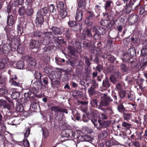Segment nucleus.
<instances>
[{
	"label": "nucleus",
	"instance_id": "obj_25",
	"mask_svg": "<svg viewBox=\"0 0 147 147\" xmlns=\"http://www.w3.org/2000/svg\"><path fill=\"white\" fill-rule=\"evenodd\" d=\"M138 18V16L136 14L131 15L129 17V19L131 20V21L134 23H135L137 21Z\"/></svg>",
	"mask_w": 147,
	"mask_h": 147
},
{
	"label": "nucleus",
	"instance_id": "obj_26",
	"mask_svg": "<svg viewBox=\"0 0 147 147\" xmlns=\"http://www.w3.org/2000/svg\"><path fill=\"white\" fill-rule=\"evenodd\" d=\"M81 139L82 141L88 142L92 141L93 139L92 138L88 135L82 136Z\"/></svg>",
	"mask_w": 147,
	"mask_h": 147
},
{
	"label": "nucleus",
	"instance_id": "obj_9",
	"mask_svg": "<svg viewBox=\"0 0 147 147\" xmlns=\"http://www.w3.org/2000/svg\"><path fill=\"white\" fill-rule=\"evenodd\" d=\"M61 135L65 137L72 138L76 136V134H75V132L74 133L71 130H69L63 131L61 133Z\"/></svg>",
	"mask_w": 147,
	"mask_h": 147
},
{
	"label": "nucleus",
	"instance_id": "obj_40",
	"mask_svg": "<svg viewBox=\"0 0 147 147\" xmlns=\"http://www.w3.org/2000/svg\"><path fill=\"white\" fill-rule=\"evenodd\" d=\"M42 134L45 138L49 136V132L48 130L46 128L42 129Z\"/></svg>",
	"mask_w": 147,
	"mask_h": 147
},
{
	"label": "nucleus",
	"instance_id": "obj_5",
	"mask_svg": "<svg viewBox=\"0 0 147 147\" xmlns=\"http://www.w3.org/2000/svg\"><path fill=\"white\" fill-rule=\"evenodd\" d=\"M10 103H7L5 100L0 99V105L3 106V108H7L8 110L11 109H13L14 108V103L12 100L9 101Z\"/></svg>",
	"mask_w": 147,
	"mask_h": 147
},
{
	"label": "nucleus",
	"instance_id": "obj_28",
	"mask_svg": "<svg viewBox=\"0 0 147 147\" xmlns=\"http://www.w3.org/2000/svg\"><path fill=\"white\" fill-rule=\"evenodd\" d=\"M136 51L134 47H133L129 48L128 51L127 53L132 57L136 55Z\"/></svg>",
	"mask_w": 147,
	"mask_h": 147
},
{
	"label": "nucleus",
	"instance_id": "obj_7",
	"mask_svg": "<svg viewBox=\"0 0 147 147\" xmlns=\"http://www.w3.org/2000/svg\"><path fill=\"white\" fill-rule=\"evenodd\" d=\"M61 76V73L59 71H52L49 74V77L51 80L58 78Z\"/></svg>",
	"mask_w": 147,
	"mask_h": 147
},
{
	"label": "nucleus",
	"instance_id": "obj_4",
	"mask_svg": "<svg viewBox=\"0 0 147 147\" xmlns=\"http://www.w3.org/2000/svg\"><path fill=\"white\" fill-rule=\"evenodd\" d=\"M84 47L85 48H89L90 49L92 53H96L99 54L101 53L100 49L98 48L97 47L94 45L92 47L90 45L88 42H86L84 44Z\"/></svg>",
	"mask_w": 147,
	"mask_h": 147
},
{
	"label": "nucleus",
	"instance_id": "obj_42",
	"mask_svg": "<svg viewBox=\"0 0 147 147\" xmlns=\"http://www.w3.org/2000/svg\"><path fill=\"white\" fill-rule=\"evenodd\" d=\"M128 97L130 100H134L135 96L134 95V93L131 92L128 94Z\"/></svg>",
	"mask_w": 147,
	"mask_h": 147
},
{
	"label": "nucleus",
	"instance_id": "obj_64",
	"mask_svg": "<svg viewBox=\"0 0 147 147\" xmlns=\"http://www.w3.org/2000/svg\"><path fill=\"white\" fill-rule=\"evenodd\" d=\"M23 144L25 147H29L30 144L29 142L27 140H23Z\"/></svg>",
	"mask_w": 147,
	"mask_h": 147
},
{
	"label": "nucleus",
	"instance_id": "obj_29",
	"mask_svg": "<svg viewBox=\"0 0 147 147\" xmlns=\"http://www.w3.org/2000/svg\"><path fill=\"white\" fill-rule=\"evenodd\" d=\"M50 109L51 111H53L55 113L59 112L60 113L61 111V108L57 106H53L50 108Z\"/></svg>",
	"mask_w": 147,
	"mask_h": 147
},
{
	"label": "nucleus",
	"instance_id": "obj_14",
	"mask_svg": "<svg viewBox=\"0 0 147 147\" xmlns=\"http://www.w3.org/2000/svg\"><path fill=\"white\" fill-rule=\"evenodd\" d=\"M36 93V92H35L33 89L32 90H30L24 93V96L26 98H33L35 96Z\"/></svg>",
	"mask_w": 147,
	"mask_h": 147
},
{
	"label": "nucleus",
	"instance_id": "obj_17",
	"mask_svg": "<svg viewBox=\"0 0 147 147\" xmlns=\"http://www.w3.org/2000/svg\"><path fill=\"white\" fill-rule=\"evenodd\" d=\"M102 58L105 59L107 58L108 60L110 62L113 63L115 59V58L111 55H108L105 54L102 56Z\"/></svg>",
	"mask_w": 147,
	"mask_h": 147
},
{
	"label": "nucleus",
	"instance_id": "obj_61",
	"mask_svg": "<svg viewBox=\"0 0 147 147\" xmlns=\"http://www.w3.org/2000/svg\"><path fill=\"white\" fill-rule=\"evenodd\" d=\"M124 45L126 46H127L130 42V39L129 38H125L123 41Z\"/></svg>",
	"mask_w": 147,
	"mask_h": 147
},
{
	"label": "nucleus",
	"instance_id": "obj_44",
	"mask_svg": "<svg viewBox=\"0 0 147 147\" xmlns=\"http://www.w3.org/2000/svg\"><path fill=\"white\" fill-rule=\"evenodd\" d=\"M102 84L105 87L107 88L109 87L110 86V84L107 79H106L103 81Z\"/></svg>",
	"mask_w": 147,
	"mask_h": 147
},
{
	"label": "nucleus",
	"instance_id": "obj_22",
	"mask_svg": "<svg viewBox=\"0 0 147 147\" xmlns=\"http://www.w3.org/2000/svg\"><path fill=\"white\" fill-rule=\"evenodd\" d=\"M50 29L52 30L53 33L55 34L58 35L61 34L62 32L60 28L54 26H52L50 28Z\"/></svg>",
	"mask_w": 147,
	"mask_h": 147
},
{
	"label": "nucleus",
	"instance_id": "obj_37",
	"mask_svg": "<svg viewBox=\"0 0 147 147\" xmlns=\"http://www.w3.org/2000/svg\"><path fill=\"white\" fill-rule=\"evenodd\" d=\"M20 95V93L18 92H13L11 94V97L15 99L18 98Z\"/></svg>",
	"mask_w": 147,
	"mask_h": 147
},
{
	"label": "nucleus",
	"instance_id": "obj_56",
	"mask_svg": "<svg viewBox=\"0 0 147 147\" xmlns=\"http://www.w3.org/2000/svg\"><path fill=\"white\" fill-rule=\"evenodd\" d=\"M107 133L106 132H103L98 135V137L100 139H102L106 136Z\"/></svg>",
	"mask_w": 147,
	"mask_h": 147
},
{
	"label": "nucleus",
	"instance_id": "obj_50",
	"mask_svg": "<svg viewBox=\"0 0 147 147\" xmlns=\"http://www.w3.org/2000/svg\"><path fill=\"white\" fill-rule=\"evenodd\" d=\"M117 109L119 112H122L124 111L125 109L123 105L120 104L118 105Z\"/></svg>",
	"mask_w": 147,
	"mask_h": 147
},
{
	"label": "nucleus",
	"instance_id": "obj_47",
	"mask_svg": "<svg viewBox=\"0 0 147 147\" xmlns=\"http://www.w3.org/2000/svg\"><path fill=\"white\" fill-rule=\"evenodd\" d=\"M67 13V11L65 10H63L61 11L60 15L62 18H65L66 16Z\"/></svg>",
	"mask_w": 147,
	"mask_h": 147
},
{
	"label": "nucleus",
	"instance_id": "obj_57",
	"mask_svg": "<svg viewBox=\"0 0 147 147\" xmlns=\"http://www.w3.org/2000/svg\"><path fill=\"white\" fill-rule=\"evenodd\" d=\"M88 15H89V16L87 17V19H91L95 17L94 14L90 11L88 12Z\"/></svg>",
	"mask_w": 147,
	"mask_h": 147
},
{
	"label": "nucleus",
	"instance_id": "obj_30",
	"mask_svg": "<svg viewBox=\"0 0 147 147\" xmlns=\"http://www.w3.org/2000/svg\"><path fill=\"white\" fill-rule=\"evenodd\" d=\"M16 68L20 69H22L24 67V63L22 61H18L16 65Z\"/></svg>",
	"mask_w": 147,
	"mask_h": 147
},
{
	"label": "nucleus",
	"instance_id": "obj_48",
	"mask_svg": "<svg viewBox=\"0 0 147 147\" xmlns=\"http://www.w3.org/2000/svg\"><path fill=\"white\" fill-rule=\"evenodd\" d=\"M15 122V120L13 118H10L8 121V124L11 125H17V123H14L13 122Z\"/></svg>",
	"mask_w": 147,
	"mask_h": 147
},
{
	"label": "nucleus",
	"instance_id": "obj_6",
	"mask_svg": "<svg viewBox=\"0 0 147 147\" xmlns=\"http://www.w3.org/2000/svg\"><path fill=\"white\" fill-rule=\"evenodd\" d=\"M43 36V44L45 45L48 44L51 40V38L53 36L51 32H45Z\"/></svg>",
	"mask_w": 147,
	"mask_h": 147
},
{
	"label": "nucleus",
	"instance_id": "obj_3",
	"mask_svg": "<svg viewBox=\"0 0 147 147\" xmlns=\"http://www.w3.org/2000/svg\"><path fill=\"white\" fill-rule=\"evenodd\" d=\"M125 3H126L125 12L127 13H130L132 10V5L134 2V0H122Z\"/></svg>",
	"mask_w": 147,
	"mask_h": 147
},
{
	"label": "nucleus",
	"instance_id": "obj_27",
	"mask_svg": "<svg viewBox=\"0 0 147 147\" xmlns=\"http://www.w3.org/2000/svg\"><path fill=\"white\" fill-rule=\"evenodd\" d=\"M16 110L17 112H21L23 111L24 107L22 104L18 102H17L16 103Z\"/></svg>",
	"mask_w": 147,
	"mask_h": 147
},
{
	"label": "nucleus",
	"instance_id": "obj_34",
	"mask_svg": "<svg viewBox=\"0 0 147 147\" xmlns=\"http://www.w3.org/2000/svg\"><path fill=\"white\" fill-rule=\"evenodd\" d=\"M121 69L124 72L126 73L128 72L129 71V68L128 66H126L124 64L121 65Z\"/></svg>",
	"mask_w": 147,
	"mask_h": 147
},
{
	"label": "nucleus",
	"instance_id": "obj_20",
	"mask_svg": "<svg viewBox=\"0 0 147 147\" xmlns=\"http://www.w3.org/2000/svg\"><path fill=\"white\" fill-rule=\"evenodd\" d=\"M113 3V1H107L104 5V7L106 10H109L112 8L111 7V4Z\"/></svg>",
	"mask_w": 147,
	"mask_h": 147
},
{
	"label": "nucleus",
	"instance_id": "obj_38",
	"mask_svg": "<svg viewBox=\"0 0 147 147\" xmlns=\"http://www.w3.org/2000/svg\"><path fill=\"white\" fill-rule=\"evenodd\" d=\"M9 83L11 85L14 86H18L19 85V83L17 82L16 81H15L13 78H11L10 79L9 81Z\"/></svg>",
	"mask_w": 147,
	"mask_h": 147
},
{
	"label": "nucleus",
	"instance_id": "obj_39",
	"mask_svg": "<svg viewBox=\"0 0 147 147\" xmlns=\"http://www.w3.org/2000/svg\"><path fill=\"white\" fill-rule=\"evenodd\" d=\"M109 18L107 20H102L100 21V24L103 26H106L110 22Z\"/></svg>",
	"mask_w": 147,
	"mask_h": 147
},
{
	"label": "nucleus",
	"instance_id": "obj_15",
	"mask_svg": "<svg viewBox=\"0 0 147 147\" xmlns=\"http://www.w3.org/2000/svg\"><path fill=\"white\" fill-rule=\"evenodd\" d=\"M68 54L69 55L73 58L76 57L75 52L76 49L71 46H69L68 48Z\"/></svg>",
	"mask_w": 147,
	"mask_h": 147
},
{
	"label": "nucleus",
	"instance_id": "obj_1",
	"mask_svg": "<svg viewBox=\"0 0 147 147\" xmlns=\"http://www.w3.org/2000/svg\"><path fill=\"white\" fill-rule=\"evenodd\" d=\"M96 113L97 111H95L93 113L88 115V118L91 120L95 127H96L97 129L100 130L102 128H106L109 126L110 124L109 121H104L101 123L100 120L99 119L98 121L97 120L96 118V115L94 113H95L97 115V113Z\"/></svg>",
	"mask_w": 147,
	"mask_h": 147
},
{
	"label": "nucleus",
	"instance_id": "obj_51",
	"mask_svg": "<svg viewBox=\"0 0 147 147\" xmlns=\"http://www.w3.org/2000/svg\"><path fill=\"white\" fill-rule=\"evenodd\" d=\"M132 115L130 114H125L124 115V119L127 121L129 120L131 118Z\"/></svg>",
	"mask_w": 147,
	"mask_h": 147
},
{
	"label": "nucleus",
	"instance_id": "obj_59",
	"mask_svg": "<svg viewBox=\"0 0 147 147\" xmlns=\"http://www.w3.org/2000/svg\"><path fill=\"white\" fill-rule=\"evenodd\" d=\"M35 67H32V66L28 64L27 67L25 68L27 70L32 71L34 70Z\"/></svg>",
	"mask_w": 147,
	"mask_h": 147
},
{
	"label": "nucleus",
	"instance_id": "obj_12",
	"mask_svg": "<svg viewBox=\"0 0 147 147\" xmlns=\"http://www.w3.org/2000/svg\"><path fill=\"white\" fill-rule=\"evenodd\" d=\"M40 43L39 40H31L30 44V47L31 49L38 48L40 46Z\"/></svg>",
	"mask_w": 147,
	"mask_h": 147
},
{
	"label": "nucleus",
	"instance_id": "obj_62",
	"mask_svg": "<svg viewBox=\"0 0 147 147\" xmlns=\"http://www.w3.org/2000/svg\"><path fill=\"white\" fill-rule=\"evenodd\" d=\"M71 65L74 67L77 65V63L78 62V61L75 59L73 60H71L70 61Z\"/></svg>",
	"mask_w": 147,
	"mask_h": 147
},
{
	"label": "nucleus",
	"instance_id": "obj_49",
	"mask_svg": "<svg viewBox=\"0 0 147 147\" xmlns=\"http://www.w3.org/2000/svg\"><path fill=\"white\" fill-rule=\"evenodd\" d=\"M38 106V104L35 102H32L30 105V108L34 110L36 109Z\"/></svg>",
	"mask_w": 147,
	"mask_h": 147
},
{
	"label": "nucleus",
	"instance_id": "obj_2",
	"mask_svg": "<svg viewBox=\"0 0 147 147\" xmlns=\"http://www.w3.org/2000/svg\"><path fill=\"white\" fill-rule=\"evenodd\" d=\"M107 93L104 94V96L101 97V100L99 107L100 109L103 107L107 106L109 105V102L112 101V100L110 97L107 96Z\"/></svg>",
	"mask_w": 147,
	"mask_h": 147
},
{
	"label": "nucleus",
	"instance_id": "obj_63",
	"mask_svg": "<svg viewBox=\"0 0 147 147\" xmlns=\"http://www.w3.org/2000/svg\"><path fill=\"white\" fill-rule=\"evenodd\" d=\"M90 103L94 106L97 107V100L96 99L92 100L90 101Z\"/></svg>",
	"mask_w": 147,
	"mask_h": 147
},
{
	"label": "nucleus",
	"instance_id": "obj_43",
	"mask_svg": "<svg viewBox=\"0 0 147 147\" xmlns=\"http://www.w3.org/2000/svg\"><path fill=\"white\" fill-rule=\"evenodd\" d=\"M90 95H92L96 93V91L94 89V88L91 86L88 90Z\"/></svg>",
	"mask_w": 147,
	"mask_h": 147
},
{
	"label": "nucleus",
	"instance_id": "obj_41",
	"mask_svg": "<svg viewBox=\"0 0 147 147\" xmlns=\"http://www.w3.org/2000/svg\"><path fill=\"white\" fill-rule=\"evenodd\" d=\"M126 92L124 90H120L119 92V96L120 98H122L125 96Z\"/></svg>",
	"mask_w": 147,
	"mask_h": 147
},
{
	"label": "nucleus",
	"instance_id": "obj_13",
	"mask_svg": "<svg viewBox=\"0 0 147 147\" xmlns=\"http://www.w3.org/2000/svg\"><path fill=\"white\" fill-rule=\"evenodd\" d=\"M43 16L42 15H38L36 14V23L37 25L40 27L44 22Z\"/></svg>",
	"mask_w": 147,
	"mask_h": 147
},
{
	"label": "nucleus",
	"instance_id": "obj_36",
	"mask_svg": "<svg viewBox=\"0 0 147 147\" xmlns=\"http://www.w3.org/2000/svg\"><path fill=\"white\" fill-rule=\"evenodd\" d=\"M143 45V48L141 51V52L142 54H145L147 53V42H144Z\"/></svg>",
	"mask_w": 147,
	"mask_h": 147
},
{
	"label": "nucleus",
	"instance_id": "obj_31",
	"mask_svg": "<svg viewBox=\"0 0 147 147\" xmlns=\"http://www.w3.org/2000/svg\"><path fill=\"white\" fill-rule=\"evenodd\" d=\"M132 58V57L128 53H125L123 55L122 59L123 61L128 62Z\"/></svg>",
	"mask_w": 147,
	"mask_h": 147
},
{
	"label": "nucleus",
	"instance_id": "obj_21",
	"mask_svg": "<svg viewBox=\"0 0 147 147\" xmlns=\"http://www.w3.org/2000/svg\"><path fill=\"white\" fill-rule=\"evenodd\" d=\"M48 13V10L46 7L41 8L38 11L37 14L38 15H42V16H45Z\"/></svg>",
	"mask_w": 147,
	"mask_h": 147
},
{
	"label": "nucleus",
	"instance_id": "obj_18",
	"mask_svg": "<svg viewBox=\"0 0 147 147\" xmlns=\"http://www.w3.org/2000/svg\"><path fill=\"white\" fill-rule=\"evenodd\" d=\"M91 31H92V32H94V30H92L91 28L90 29L87 28L84 29L83 30V34H84V36H87L89 37L92 36V34L91 32Z\"/></svg>",
	"mask_w": 147,
	"mask_h": 147
},
{
	"label": "nucleus",
	"instance_id": "obj_46",
	"mask_svg": "<svg viewBox=\"0 0 147 147\" xmlns=\"http://www.w3.org/2000/svg\"><path fill=\"white\" fill-rule=\"evenodd\" d=\"M68 25L70 27H73L75 26L78 25V24L76 23L75 21L72 20L69 21L68 22Z\"/></svg>",
	"mask_w": 147,
	"mask_h": 147
},
{
	"label": "nucleus",
	"instance_id": "obj_19",
	"mask_svg": "<svg viewBox=\"0 0 147 147\" xmlns=\"http://www.w3.org/2000/svg\"><path fill=\"white\" fill-rule=\"evenodd\" d=\"M97 111V114H96L95 113H94V114L96 115V118L97 119V117L98 116H99V117L100 118L103 119H107V116L104 113H100V114H99V113H98L97 111L96 110H94L93 111H92L91 113H89L87 117H88V115L90 114H91L92 113H93L94 111Z\"/></svg>",
	"mask_w": 147,
	"mask_h": 147
},
{
	"label": "nucleus",
	"instance_id": "obj_24",
	"mask_svg": "<svg viewBox=\"0 0 147 147\" xmlns=\"http://www.w3.org/2000/svg\"><path fill=\"white\" fill-rule=\"evenodd\" d=\"M72 113L73 115L71 116V119L72 120L75 121L76 119L78 121H79L80 120V115L77 112L75 113V112L72 111Z\"/></svg>",
	"mask_w": 147,
	"mask_h": 147
},
{
	"label": "nucleus",
	"instance_id": "obj_10",
	"mask_svg": "<svg viewBox=\"0 0 147 147\" xmlns=\"http://www.w3.org/2000/svg\"><path fill=\"white\" fill-rule=\"evenodd\" d=\"M23 59L25 61L28 62V64L32 66V67H35L36 65V62L34 59L28 56H25L23 57Z\"/></svg>",
	"mask_w": 147,
	"mask_h": 147
},
{
	"label": "nucleus",
	"instance_id": "obj_54",
	"mask_svg": "<svg viewBox=\"0 0 147 147\" xmlns=\"http://www.w3.org/2000/svg\"><path fill=\"white\" fill-rule=\"evenodd\" d=\"M132 42L134 44H138L140 42V40L137 38H133L131 39Z\"/></svg>",
	"mask_w": 147,
	"mask_h": 147
},
{
	"label": "nucleus",
	"instance_id": "obj_35",
	"mask_svg": "<svg viewBox=\"0 0 147 147\" xmlns=\"http://www.w3.org/2000/svg\"><path fill=\"white\" fill-rule=\"evenodd\" d=\"M78 6L80 7L84 8L85 6L86 1L84 0H77Z\"/></svg>",
	"mask_w": 147,
	"mask_h": 147
},
{
	"label": "nucleus",
	"instance_id": "obj_32",
	"mask_svg": "<svg viewBox=\"0 0 147 147\" xmlns=\"http://www.w3.org/2000/svg\"><path fill=\"white\" fill-rule=\"evenodd\" d=\"M14 21L13 17L12 16H8L7 18V23L8 25L11 26L13 24Z\"/></svg>",
	"mask_w": 147,
	"mask_h": 147
},
{
	"label": "nucleus",
	"instance_id": "obj_52",
	"mask_svg": "<svg viewBox=\"0 0 147 147\" xmlns=\"http://www.w3.org/2000/svg\"><path fill=\"white\" fill-rule=\"evenodd\" d=\"M48 9L49 11L51 13H53L54 11H55V6L53 4L50 5L48 7Z\"/></svg>",
	"mask_w": 147,
	"mask_h": 147
},
{
	"label": "nucleus",
	"instance_id": "obj_60",
	"mask_svg": "<svg viewBox=\"0 0 147 147\" xmlns=\"http://www.w3.org/2000/svg\"><path fill=\"white\" fill-rule=\"evenodd\" d=\"M20 14L22 16L25 12V10L24 7H21L19 8V10Z\"/></svg>",
	"mask_w": 147,
	"mask_h": 147
},
{
	"label": "nucleus",
	"instance_id": "obj_53",
	"mask_svg": "<svg viewBox=\"0 0 147 147\" xmlns=\"http://www.w3.org/2000/svg\"><path fill=\"white\" fill-rule=\"evenodd\" d=\"M57 6L59 7L60 9L61 10H62L63 9L64 6V2L62 1H59Z\"/></svg>",
	"mask_w": 147,
	"mask_h": 147
},
{
	"label": "nucleus",
	"instance_id": "obj_16",
	"mask_svg": "<svg viewBox=\"0 0 147 147\" xmlns=\"http://www.w3.org/2000/svg\"><path fill=\"white\" fill-rule=\"evenodd\" d=\"M82 13L80 9H78L77 10L75 18L78 21H80L82 19Z\"/></svg>",
	"mask_w": 147,
	"mask_h": 147
},
{
	"label": "nucleus",
	"instance_id": "obj_58",
	"mask_svg": "<svg viewBox=\"0 0 147 147\" xmlns=\"http://www.w3.org/2000/svg\"><path fill=\"white\" fill-rule=\"evenodd\" d=\"M17 50L20 54H22L24 52V49L22 47L18 46L17 48Z\"/></svg>",
	"mask_w": 147,
	"mask_h": 147
},
{
	"label": "nucleus",
	"instance_id": "obj_8",
	"mask_svg": "<svg viewBox=\"0 0 147 147\" xmlns=\"http://www.w3.org/2000/svg\"><path fill=\"white\" fill-rule=\"evenodd\" d=\"M91 29L94 30V32L99 34L103 35L105 33V30L104 28L98 26L91 27Z\"/></svg>",
	"mask_w": 147,
	"mask_h": 147
},
{
	"label": "nucleus",
	"instance_id": "obj_33",
	"mask_svg": "<svg viewBox=\"0 0 147 147\" xmlns=\"http://www.w3.org/2000/svg\"><path fill=\"white\" fill-rule=\"evenodd\" d=\"M61 111H61L60 112L59 117L58 118V120L59 121L61 120L64 117V116L63 114V113L64 112L66 114L68 113V111L66 109L61 108Z\"/></svg>",
	"mask_w": 147,
	"mask_h": 147
},
{
	"label": "nucleus",
	"instance_id": "obj_55",
	"mask_svg": "<svg viewBox=\"0 0 147 147\" xmlns=\"http://www.w3.org/2000/svg\"><path fill=\"white\" fill-rule=\"evenodd\" d=\"M34 75L36 79H40L41 77V74L38 71H35Z\"/></svg>",
	"mask_w": 147,
	"mask_h": 147
},
{
	"label": "nucleus",
	"instance_id": "obj_11",
	"mask_svg": "<svg viewBox=\"0 0 147 147\" xmlns=\"http://www.w3.org/2000/svg\"><path fill=\"white\" fill-rule=\"evenodd\" d=\"M32 85L34 87V90L36 93L38 92V90L41 89L42 85L41 82L40 81H36Z\"/></svg>",
	"mask_w": 147,
	"mask_h": 147
},
{
	"label": "nucleus",
	"instance_id": "obj_45",
	"mask_svg": "<svg viewBox=\"0 0 147 147\" xmlns=\"http://www.w3.org/2000/svg\"><path fill=\"white\" fill-rule=\"evenodd\" d=\"M122 125L123 127L128 129L131 127V125L125 122H123L122 123Z\"/></svg>",
	"mask_w": 147,
	"mask_h": 147
},
{
	"label": "nucleus",
	"instance_id": "obj_23",
	"mask_svg": "<svg viewBox=\"0 0 147 147\" xmlns=\"http://www.w3.org/2000/svg\"><path fill=\"white\" fill-rule=\"evenodd\" d=\"M134 80V78L132 75V74H129L127 75L125 79V81L127 82L128 84H131Z\"/></svg>",
	"mask_w": 147,
	"mask_h": 147
}]
</instances>
